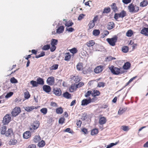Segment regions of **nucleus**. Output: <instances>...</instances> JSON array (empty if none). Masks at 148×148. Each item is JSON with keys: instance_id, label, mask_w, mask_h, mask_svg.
Segmentation results:
<instances>
[{"instance_id": "nucleus-1", "label": "nucleus", "mask_w": 148, "mask_h": 148, "mask_svg": "<svg viewBox=\"0 0 148 148\" xmlns=\"http://www.w3.org/2000/svg\"><path fill=\"white\" fill-rule=\"evenodd\" d=\"M109 68L111 73L114 75H119L120 74L123 73H124V71L122 70V69L121 68H119L115 67L113 66H111L109 67Z\"/></svg>"}, {"instance_id": "nucleus-2", "label": "nucleus", "mask_w": 148, "mask_h": 148, "mask_svg": "<svg viewBox=\"0 0 148 148\" xmlns=\"http://www.w3.org/2000/svg\"><path fill=\"white\" fill-rule=\"evenodd\" d=\"M129 12L131 13H136L139 10V8L136 5L133 4L132 3L130 4L128 6Z\"/></svg>"}, {"instance_id": "nucleus-3", "label": "nucleus", "mask_w": 148, "mask_h": 148, "mask_svg": "<svg viewBox=\"0 0 148 148\" xmlns=\"http://www.w3.org/2000/svg\"><path fill=\"white\" fill-rule=\"evenodd\" d=\"M21 111V109L19 107H16L13 109L11 113L13 117H15L18 115Z\"/></svg>"}, {"instance_id": "nucleus-4", "label": "nucleus", "mask_w": 148, "mask_h": 148, "mask_svg": "<svg viewBox=\"0 0 148 148\" xmlns=\"http://www.w3.org/2000/svg\"><path fill=\"white\" fill-rule=\"evenodd\" d=\"M126 15V12L123 10L119 13H115L114 16V18L117 21L119 18H123Z\"/></svg>"}, {"instance_id": "nucleus-5", "label": "nucleus", "mask_w": 148, "mask_h": 148, "mask_svg": "<svg viewBox=\"0 0 148 148\" xmlns=\"http://www.w3.org/2000/svg\"><path fill=\"white\" fill-rule=\"evenodd\" d=\"M117 40V37L116 36H114L111 38H107L106 39V41L111 46H114L116 45V42Z\"/></svg>"}, {"instance_id": "nucleus-6", "label": "nucleus", "mask_w": 148, "mask_h": 148, "mask_svg": "<svg viewBox=\"0 0 148 148\" xmlns=\"http://www.w3.org/2000/svg\"><path fill=\"white\" fill-rule=\"evenodd\" d=\"M11 119V117L10 116V114H6L3 118V123L4 124H7L10 121Z\"/></svg>"}, {"instance_id": "nucleus-7", "label": "nucleus", "mask_w": 148, "mask_h": 148, "mask_svg": "<svg viewBox=\"0 0 148 148\" xmlns=\"http://www.w3.org/2000/svg\"><path fill=\"white\" fill-rule=\"evenodd\" d=\"M99 117V123L101 125L105 124L107 121L106 118L105 117L102 116V115H100Z\"/></svg>"}, {"instance_id": "nucleus-8", "label": "nucleus", "mask_w": 148, "mask_h": 148, "mask_svg": "<svg viewBox=\"0 0 148 148\" xmlns=\"http://www.w3.org/2000/svg\"><path fill=\"white\" fill-rule=\"evenodd\" d=\"M53 92L56 95L60 96L62 94L61 89L58 88H55L53 89Z\"/></svg>"}, {"instance_id": "nucleus-9", "label": "nucleus", "mask_w": 148, "mask_h": 148, "mask_svg": "<svg viewBox=\"0 0 148 148\" xmlns=\"http://www.w3.org/2000/svg\"><path fill=\"white\" fill-rule=\"evenodd\" d=\"M47 84L49 85H53L55 83V79L53 77L51 76L49 77L47 80Z\"/></svg>"}, {"instance_id": "nucleus-10", "label": "nucleus", "mask_w": 148, "mask_h": 148, "mask_svg": "<svg viewBox=\"0 0 148 148\" xmlns=\"http://www.w3.org/2000/svg\"><path fill=\"white\" fill-rule=\"evenodd\" d=\"M92 102V100L90 97L88 99H84L81 102V105L82 106L87 105Z\"/></svg>"}, {"instance_id": "nucleus-11", "label": "nucleus", "mask_w": 148, "mask_h": 148, "mask_svg": "<svg viewBox=\"0 0 148 148\" xmlns=\"http://www.w3.org/2000/svg\"><path fill=\"white\" fill-rule=\"evenodd\" d=\"M39 125L40 123L39 121H36L34 122L31 125L32 128H30V130H31L32 129L34 130L37 129L39 127Z\"/></svg>"}, {"instance_id": "nucleus-12", "label": "nucleus", "mask_w": 148, "mask_h": 148, "mask_svg": "<svg viewBox=\"0 0 148 148\" xmlns=\"http://www.w3.org/2000/svg\"><path fill=\"white\" fill-rule=\"evenodd\" d=\"M14 134L13 130L12 128L8 129L5 134V135L7 137H10Z\"/></svg>"}, {"instance_id": "nucleus-13", "label": "nucleus", "mask_w": 148, "mask_h": 148, "mask_svg": "<svg viewBox=\"0 0 148 148\" xmlns=\"http://www.w3.org/2000/svg\"><path fill=\"white\" fill-rule=\"evenodd\" d=\"M103 66H98L95 69H94V72L96 73H98L101 72L103 71Z\"/></svg>"}, {"instance_id": "nucleus-14", "label": "nucleus", "mask_w": 148, "mask_h": 148, "mask_svg": "<svg viewBox=\"0 0 148 148\" xmlns=\"http://www.w3.org/2000/svg\"><path fill=\"white\" fill-rule=\"evenodd\" d=\"M42 88L43 90L47 93H49L51 90L50 86L47 85H45L43 86Z\"/></svg>"}, {"instance_id": "nucleus-15", "label": "nucleus", "mask_w": 148, "mask_h": 148, "mask_svg": "<svg viewBox=\"0 0 148 148\" xmlns=\"http://www.w3.org/2000/svg\"><path fill=\"white\" fill-rule=\"evenodd\" d=\"M140 33L146 36H148V28L143 27L141 30Z\"/></svg>"}, {"instance_id": "nucleus-16", "label": "nucleus", "mask_w": 148, "mask_h": 148, "mask_svg": "<svg viewBox=\"0 0 148 148\" xmlns=\"http://www.w3.org/2000/svg\"><path fill=\"white\" fill-rule=\"evenodd\" d=\"M18 141L17 140L14 138H11L8 141V143L10 145H15L17 143Z\"/></svg>"}, {"instance_id": "nucleus-17", "label": "nucleus", "mask_w": 148, "mask_h": 148, "mask_svg": "<svg viewBox=\"0 0 148 148\" xmlns=\"http://www.w3.org/2000/svg\"><path fill=\"white\" fill-rule=\"evenodd\" d=\"M23 137L25 139H28L31 136V133L29 131H27L23 134Z\"/></svg>"}, {"instance_id": "nucleus-18", "label": "nucleus", "mask_w": 148, "mask_h": 148, "mask_svg": "<svg viewBox=\"0 0 148 148\" xmlns=\"http://www.w3.org/2000/svg\"><path fill=\"white\" fill-rule=\"evenodd\" d=\"M115 26L114 23L113 22H109L107 25V28L108 29L110 30L113 28Z\"/></svg>"}, {"instance_id": "nucleus-19", "label": "nucleus", "mask_w": 148, "mask_h": 148, "mask_svg": "<svg viewBox=\"0 0 148 148\" xmlns=\"http://www.w3.org/2000/svg\"><path fill=\"white\" fill-rule=\"evenodd\" d=\"M38 108L37 107H34L33 106H32L30 107L27 106L25 108V110L28 112H30L34 109H36Z\"/></svg>"}, {"instance_id": "nucleus-20", "label": "nucleus", "mask_w": 148, "mask_h": 148, "mask_svg": "<svg viewBox=\"0 0 148 148\" xmlns=\"http://www.w3.org/2000/svg\"><path fill=\"white\" fill-rule=\"evenodd\" d=\"M131 66V64L129 62L125 63L123 66V68L125 70H128L130 69Z\"/></svg>"}, {"instance_id": "nucleus-21", "label": "nucleus", "mask_w": 148, "mask_h": 148, "mask_svg": "<svg viewBox=\"0 0 148 148\" xmlns=\"http://www.w3.org/2000/svg\"><path fill=\"white\" fill-rule=\"evenodd\" d=\"M92 71V69L89 67L87 69H84L82 71V73L84 74H87L90 73Z\"/></svg>"}, {"instance_id": "nucleus-22", "label": "nucleus", "mask_w": 148, "mask_h": 148, "mask_svg": "<svg viewBox=\"0 0 148 148\" xmlns=\"http://www.w3.org/2000/svg\"><path fill=\"white\" fill-rule=\"evenodd\" d=\"M71 58V55L69 52L65 53L64 56V60L66 61H69Z\"/></svg>"}, {"instance_id": "nucleus-23", "label": "nucleus", "mask_w": 148, "mask_h": 148, "mask_svg": "<svg viewBox=\"0 0 148 148\" xmlns=\"http://www.w3.org/2000/svg\"><path fill=\"white\" fill-rule=\"evenodd\" d=\"M64 27L63 26H61L59 27L56 30L57 33L60 34L63 32L64 30Z\"/></svg>"}, {"instance_id": "nucleus-24", "label": "nucleus", "mask_w": 148, "mask_h": 148, "mask_svg": "<svg viewBox=\"0 0 148 148\" xmlns=\"http://www.w3.org/2000/svg\"><path fill=\"white\" fill-rule=\"evenodd\" d=\"M133 34V31L130 29L128 30L126 34V36L128 37H131Z\"/></svg>"}, {"instance_id": "nucleus-25", "label": "nucleus", "mask_w": 148, "mask_h": 148, "mask_svg": "<svg viewBox=\"0 0 148 148\" xmlns=\"http://www.w3.org/2000/svg\"><path fill=\"white\" fill-rule=\"evenodd\" d=\"M95 42L94 40H90L86 43V45L88 47H91L94 45Z\"/></svg>"}, {"instance_id": "nucleus-26", "label": "nucleus", "mask_w": 148, "mask_h": 148, "mask_svg": "<svg viewBox=\"0 0 148 148\" xmlns=\"http://www.w3.org/2000/svg\"><path fill=\"white\" fill-rule=\"evenodd\" d=\"M1 134L2 135H5L6 131V127L5 126H3L0 128Z\"/></svg>"}, {"instance_id": "nucleus-27", "label": "nucleus", "mask_w": 148, "mask_h": 148, "mask_svg": "<svg viewBox=\"0 0 148 148\" xmlns=\"http://www.w3.org/2000/svg\"><path fill=\"white\" fill-rule=\"evenodd\" d=\"M100 94V92L97 90H94L92 92V96L95 97L99 96Z\"/></svg>"}, {"instance_id": "nucleus-28", "label": "nucleus", "mask_w": 148, "mask_h": 148, "mask_svg": "<svg viewBox=\"0 0 148 148\" xmlns=\"http://www.w3.org/2000/svg\"><path fill=\"white\" fill-rule=\"evenodd\" d=\"M77 69L79 71L83 69V64L82 62H79L78 63L76 66Z\"/></svg>"}, {"instance_id": "nucleus-29", "label": "nucleus", "mask_w": 148, "mask_h": 148, "mask_svg": "<svg viewBox=\"0 0 148 148\" xmlns=\"http://www.w3.org/2000/svg\"><path fill=\"white\" fill-rule=\"evenodd\" d=\"M41 140V138L40 136L38 135L35 136L33 139L34 141L36 143L39 142Z\"/></svg>"}, {"instance_id": "nucleus-30", "label": "nucleus", "mask_w": 148, "mask_h": 148, "mask_svg": "<svg viewBox=\"0 0 148 148\" xmlns=\"http://www.w3.org/2000/svg\"><path fill=\"white\" fill-rule=\"evenodd\" d=\"M95 25V23L92 21H90L88 24V26L89 27V28L88 29V30L92 28Z\"/></svg>"}, {"instance_id": "nucleus-31", "label": "nucleus", "mask_w": 148, "mask_h": 148, "mask_svg": "<svg viewBox=\"0 0 148 148\" xmlns=\"http://www.w3.org/2000/svg\"><path fill=\"white\" fill-rule=\"evenodd\" d=\"M37 82L38 84L43 85L44 84V81L43 79L39 77L37 79Z\"/></svg>"}, {"instance_id": "nucleus-32", "label": "nucleus", "mask_w": 148, "mask_h": 148, "mask_svg": "<svg viewBox=\"0 0 148 148\" xmlns=\"http://www.w3.org/2000/svg\"><path fill=\"white\" fill-rule=\"evenodd\" d=\"M63 95L64 97L67 99H70L71 97V94L68 92L64 93Z\"/></svg>"}, {"instance_id": "nucleus-33", "label": "nucleus", "mask_w": 148, "mask_h": 148, "mask_svg": "<svg viewBox=\"0 0 148 148\" xmlns=\"http://www.w3.org/2000/svg\"><path fill=\"white\" fill-rule=\"evenodd\" d=\"M99 132V131L97 129L95 128L92 129L91 130V134L92 136H94L97 134Z\"/></svg>"}, {"instance_id": "nucleus-34", "label": "nucleus", "mask_w": 148, "mask_h": 148, "mask_svg": "<svg viewBox=\"0 0 148 148\" xmlns=\"http://www.w3.org/2000/svg\"><path fill=\"white\" fill-rule=\"evenodd\" d=\"M112 9L114 12H116L117 10V8L116 4L115 3H113L111 5Z\"/></svg>"}, {"instance_id": "nucleus-35", "label": "nucleus", "mask_w": 148, "mask_h": 148, "mask_svg": "<svg viewBox=\"0 0 148 148\" xmlns=\"http://www.w3.org/2000/svg\"><path fill=\"white\" fill-rule=\"evenodd\" d=\"M58 40L54 39H52L51 41V45L56 46L57 44Z\"/></svg>"}, {"instance_id": "nucleus-36", "label": "nucleus", "mask_w": 148, "mask_h": 148, "mask_svg": "<svg viewBox=\"0 0 148 148\" xmlns=\"http://www.w3.org/2000/svg\"><path fill=\"white\" fill-rule=\"evenodd\" d=\"M100 32L99 29H94L93 31V35L95 36H97L99 35Z\"/></svg>"}, {"instance_id": "nucleus-37", "label": "nucleus", "mask_w": 148, "mask_h": 148, "mask_svg": "<svg viewBox=\"0 0 148 148\" xmlns=\"http://www.w3.org/2000/svg\"><path fill=\"white\" fill-rule=\"evenodd\" d=\"M30 95L28 91L24 92V97L26 99H28L30 97Z\"/></svg>"}, {"instance_id": "nucleus-38", "label": "nucleus", "mask_w": 148, "mask_h": 148, "mask_svg": "<svg viewBox=\"0 0 148 148\" xmlns=\"http://www.w3.org/2000/svg\"><path fill=\"white\" fill-rule=\"evenodd\" d=\"M126 110V109L125 108H120L118 112V114L119 115H121L124 113Z\"/></svg>"}, {"instance_id": "nucleus-39", "label": "nucleus", "mask_w": 148, "mask_h": 148, "mask_svg": "<svg viewBox=\"0 0 148 148\" xmlns=\"http://www.w3.org/2000/svg\"><path fill=\"white\" fill-rule=\"evenodd\" d=\"M56 112L58 114H61L63 112V110L62 108L60 107L56 109Z\"/></svg>"}, {"instance_id": "nucleus-40", "label": "nucleus", "mask_w": 148, "mask_h": 148, "mask_svg": "<svg viewBox=\"0 0 148 148\" xmlns=\"http://www.w3.org/2000/svg\"><path fill=\"white\" fill-rule=\"evenodd\" d=\"M69 51L73 55L77 53L78 51L77 50L75 47H74L71 49H69Z\"/></svg>"}, {"instance_id": "nucleus-41", "label": "nucleus", "mask_w": 148, "mask_h": 148, "mask_svg": "<svg viewBox=\"0 0 148 148\" xmlns=\"http://www.w3.org/2000/svg\"><path fill=\"white\" fill-rule=\"evenodd\" d=\"M148 4L147 1L146 0H144L140 2V5L141 7H145Z\"/></svg>"}, {"instance_id": "nucleus-42", "label": "nucleus", "mask_w": 148, "mask_h": 148, "mask_svg": "<svg viewBox=\"0 0 148 148\" xmlns=\"http://www.w3.org/2000/svg\"><path fill=\"white\" fill-rule=\"evenodd\" d=\"M110 10H111L110 8L109 7H106L104 8L103 10V13H109V12H110Z\"/></svg>"}, {"instance_id": "nucleus-43", "label": "nucleus", "mask_w": 148, "mask_h": 148, "mask_svg": "<svg viewBox=\"0 0 148 148\" xmlns=\"http://www.w3.org/2000/svg\"><path fill=\"white\" fill-rule=\"evenodd\" d=\"M121 128L125 131H127L130 130L129 127L126 125H123L121 126Z\"/></svg>"}, {"instance_id": "nucleus-44", "label": "nucleus", "mask_w": 148, "mask_h": 148, "mask_svg": "<svg viewBox=\"0 0 148 148\" xmlns=\"http://www.w3.org/2000/svg\"><path fill=\"white\" fill-rule=\"evenodd\" d=\"M73 24V23L72 22V21H66L65 24L66 26L69 27L72 26Z\"/></svg>"}, {"instance_id": "nucleus-45", "label": "nucleus", "mask_w": 148, "mask_h": 148, "mask_svg": "<svg viewBox=\"0 0 148 148\" xmlns=\"http://www.w3.org/2000/svg\"><path fill=\"white\" fill-rule=\"evenodd\" d=\"M45 143L44 140H42L40 142H39L38 144V146L39 147H42L44 146L45 145Z\"/></svg>"}, {"instance_id": "nucleus-46", "label": "nucleus", "mask_w": 148, "mask_h": 148, "mask_svg": "<svg viewBox=\"0 0 148 148\" xmlns=\"http://www.w3.org/2000/svg\"><path fill=\"white\" fill-rule=\"evenodd\" d=\"M65 120V119L64 117H60L59 120V123L61 124H62L63 123H64Z\"/></svg>"}, {"instance_id": "nucleus-47", "label": "nucleus", "mask_w": 148, "mask_h": 148, "mask_svg": "<svg viewBox=\"0 0 148 148\" xmlns=\"http://www.w3.org/2000/svg\"><path fill=\"white\" fill-rule=\"evenodd\" d=\"M77 88V86H75L74 85H72L69 88L70 91L71 92H73L74 90H75Z\"/></svg>"}, {"instance_id": "nucleus-48", "label": "nucleus", "mask_w": 148, "mask_h": 148, "mask_svg": "<svg viewBox=\"0 0 148 148\" xmlns=\"http://www.w3.org/2000/svg\"><path fill=\"white\" fill-rule=\"evenodd\" d=\"M137 77V76H135L134 77H133L131 78L129 80V81L125 85V86H126L129 85V84L132 82L134 80L136 79V77Z\"/></svg>"}, {"instance_id": "nucleus-49", "label": "nucleus", "mask_w": 148, "mask_h": 148, "mask_svg": "<svg viewBox=\"0 0 148 148\" xmlns=\"http://www.w3.org/2000/svg\"><path fill=\"white\" fill-rule=\"evenodd\" d=\"M128 47L126 46L123 47L122 49V51L124 53H127L128 51Z\"/></svg>"}, {"instance_id": "nucleus-50", "label": "nucleus", "mask_w": 148, "mask_h": 148, "mask_svg": "<svg viewBox=\"0 0 148 148\" xmlns=\"http://www.w3.org/2000/svg\"><path fill=\"white\" fill-rule=\"evenodd\" d=\"M50 45H49L44 46L42 48V49L43 50H48L50 48Z\"/></svg>"}, {"instance_id": "nucleus-51", "label": "nucleus", "mask_w": 148, "mask_h": 148, "mask_svg": "<svg viewBox=\"0 0 148 148\" xmlns=\"http://www.w3.org/2000/svg\"><path fill=\"white\" fill-rule=\"evenodd\" d=\"M116 58L111 56H109L107 57L106 58V61H110L113 60H115Z\"/></svg>"}, {"instance_id": "nucleus-52", "label": "nucleus", "mask_w": 148, "mask_h": 148, "mask_svg": "<svg viewBox=\"0 0 148 148\" xmlns=\"http://www.w3.org/2000/svg\"><path fill=\"white\" fill-rule=\"evenodd\" d=\"M64 132H68L71 134H73L74 133L73 131L72 130H71L70 128H68L65 129Z\"/></svg>"}, {"instance_id": "nucleus-53", "label": "nucleus", "mask_w": 148, "mask_h": 148, "mask_svg": "<svg viewBox=\"0 0 148 148\" xmlns=\"http://www.w3.org/2000/svg\"><path fill=\"white\" fill-rule=\"evenodd\" d=\"M58 64H55L51 66L50 69L51 70H56L58 68Z\"/></svg>"}, {"instance_id": "nucleus-54", "label": "nucleus", "mask_w": 148, "mask_h": 148, "mask_svg": "<svg viewBox=\"0 0 148 148\" xmlns=\"http://www.w3.org/2000/svg\"><path fill=\"white\" fill-rule=\"evenodd\" d=\"M30 83L33 87H36L38 85L37 82L36 81L32 80L30 82Z\"/></svg>"}, {"instance_id": "nucleus-55", "label": "nucleus", "mask_w": 148, "mask_h": 148, "mask_svg": "<svg viewBox=\"0 0 148 148\" xmlns=\"http://www.w3.org/2000/svg\"><path fill=\"white\" fill-rule=\"evenodd\" d=\"M73 79H74V81L76 83H77L79 82L80 81V79L79 77L78 76H74L73 77Z\"/></svg>"}, {"instance_id": "nucleus-56", "label": "nucleus", "mask_w": 148, "mask_h": 148, "mask_svg": "<svg viewBox=\"0 0 148 148\" xmlns=\"http://www.w3.org/2000/svg\"><path fill=\"white\" fill-rule=\"evenodd\" d=\"M40 112L44 114H45L47 113V110L46 108H43L40 110Z\"/></svg>"}, {"instance_id": "nucleus-57", "label": "nucleus", "mask_w": 148, "mask_h": 148, "mask_svg": "<svg viewBox=\"0 0 148 148\" xmlns=\"http://www.w3.org/2000/svg\"><path fill=\"white\" fill-rule=\"evenodd\" d=\"M45 55V52L44 51H42L41 53L38 55H36L35 58H38L44 56Z\"/></svg>"}, {"instance_id": "nucleus-58", "label": "nucleus", "mask_w": 148, "mask_h": 148, "mask_svg": "<svg viewBox=\"0 0 148 148\" xmlns=\"http://www.w3.org/2000/svg\"><path fill=\"white\" fill-rule=\"evenodd\" d=\"M10 81L12 83H16L18 82L17 80L14 77H12L11 78Z\"/></svg>"}, {"instance_id": "nucleus-59", "label": "nucleus", "mask_w": 148, "mask_h": 148, "mask_svg": "<svg viewBox=\"0 0 148 148\" xmlns=\"http://www.w3.org/2000/svg\"><path fill=\"white\" fill-rule=\"evenodd\" d=\"M92 92L91 90H89L87 91L85 95V96L86 97H89L90 94L92 95Z\"/></svg>"}, {"instance_id": "nucleus-60", "label": "nucleus", "mask_w": 148, "mask_h": 148, "mask_svg": "<svg viewBox=\"0 0 148 148\" xmlns=\"http://www.w3.org/2000/svg\"><path fill=\"white\" fill-rule=\"evenodd\" d=\"M13 94V92H10L7 93L5 97L6 98H8L11 97Z\"/></svg>"}, {"instance_id": "nucleus-61", "label": "nucleus", "mask_w": 148, "mask_h": 148, "mask_svg": "<svg viewBox=\"0 0 148 148\" xmlns=\"http://www.w3.org/2000/svg\"><path fill=\"white\" fill-rule=\"evenodd\" d=\"M118 142H116L115 143H112L110 144V145H108L106 148H110L114 145H116L117 144Z\"/></svg>"}, {"instance_id": "nucleus-62", "label": "nucleus", "mask_w": 148, "mask_h": 148, "mask_svg": "<svg viewBox=\"0 0 148 148\" xmlns=\"http://www.w3.org/2000/svg\"><path fill=\"white\" fill-rule=\"evenodd\" d=\"M51 47H50V51L51 52H53L54 51L56 48V46L51 45Z\"/></svg>"}, {"instance_id": "nucleus-63", "label": "nucleus", "mask_w": 148, "mask_h": 148, "mask_svg": "<svg viewBox=\"0 0 148 148\" xmlns=\"http://www.w3.org/2000/svg\"><path fill=\"white\" fill-rule=\"evenodd\" d=\"M105 83L103 82H99L98 83V86L99 87H103L105 86Z\"/></svg>"}, {"instance_id": "nucleus-64", "label": "nucleus", "mask_w": 148, "mask_h": 148, "mask_svg": "<svg viewBox=\"0 0 148 148\" xmlns=\"http://www.w3.org/2000/svg\"><path fill=\"white\" fill-rule=\"evenodd\" d=\"M50 106L53 107H58V104L54 102H51L50 103Z\"/></svg>"}]
</instances>
